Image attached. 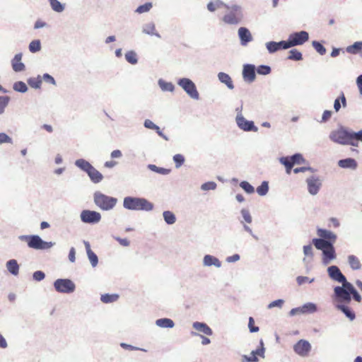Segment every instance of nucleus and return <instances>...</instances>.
Returning a JSON list of instances; mask_svg holds the SVG:
<instances>
[{
    "label": "nucleus",
    "mask_w": 362,
    "mask_h": 362,
    "mask_svg": "<svg viewBox=\"0 0 362 362\" xmlns=\"http://www.w3.org/2000/svg\"><path fill=\"white\" fill-rule=\"evenodd\" d=\"M334 293L337 299L340 302L350 303L351 296L356 301L361 302V295L350 282L346 285L335 286L334 288Z\"/></svg>",
    "instance_id": "nucleus-1"
},
{
    "label": "nucleus",
    "mask_w": 362,
    "mask_h": 362,
    "mask_svg": "<svg viewBox=\"0 0 362 362\" xmlns=\"http://www.w3.org/2000/svg\"><path fill=\"white\" fill-rule=\"evenodd\" d=\"M153 206V203L142 197H126L123 200V207L128 210L150 211Z\"/></svg>",
    "instance_id": "nucleus-2"
},
{
    "label": "nucleus",
    "mask_w": 362,
    "mask_h": 362,
    "mask_svg": "<svg viewBox=\"0 0 362 362\" xmlns=\"http://www.w3.org/2000/svg\"><path fill=\"white\" fill-rule=\"evenodd\" d=\"M227 12L222 18V21L228 25H238L240 23L243 19V12L241 6L232 4L227 6Z\"/></svg>",
    "instance_id": "nucleus-3"
},
{
    "label": "nucleus",
    "mask_w": 362,
    "mask_h": 362,
    "mask_svg": "<svg viewBox=\"0 0 362 362\" xmlns=\"http://www.w3.org/2000/svg\"><path fill=\"white\" fill-rule=\"evenodd\" d=\"M94 204L103 211H111L117 204V199L113 197L107 196L100 191H96L93 194Z\"/></svg>",
    "instance_id": "nucleus-4"
},
{
    "label": "nucleus",
    "mask_w": 362,
    "mask_h": 362,
    "mask_svg": "<svg viewBox=\"0 0 362 362\" xmlns=\"http://www.w3.org/2000/svg\"><path fill=\"white\" fill-rule=\"evenodd\" d=\"M22 241H26L28 246L35 250H47L55 245L53 242L44 241L39 235H23L18 238Z\"/></svg>",
    "instance_id": "nucleus-5"
},
{
    "label": "nucleus",
    "mask_w": 362,
    "mask_h": 362,
    "mask_svg": "<svg viewBox=\"0 0 362 362\" xmlns=\"http://www.w3.org/2000/svg\"><path fill=\"white\" fill-rule=\"evenodd\" d=\"M329 138L332 141L338 144L350 146L354 144L353 142H351V130L342 126L331 131Z\"/></svg>",
    "instance_id": "nucleus-6"
},
{
    "label": "nucleus",
    "mask_w": 362,
    "mask_h": 362,
    "mask_svg": "<svg viewBox=\"0 0 362 362\" xmlns=\"http://www.w3.org/2000/svg\"><path fill=\"white\" fill-rule=\"evenodd\" d=\"M177 85L192 99L199 100V94L195 83L188 78H181L177 81Z\"/></svg>",
    "instance_id": "nucleus-7"
},
{
    "label": "nucleus",
    "mask_w": 362,
    "mask_h": 362,
    "mask_svg": "<svg viewBox=\"0 0 362 362\" xmlns=\"http://www.w3.org/2000/svg\"><path fill=\"white\" fill-rule=\"evenodd\" d=\"M54 289L62 293H71L76 289V285L73 281L69 279H58L54 281Z\"/></svg>",
    "instance_id": "nucleus-8"
},
{
    "label": "nucleus",
    "mask_w": 362,
    "mask_h": 362,
    "mask_svg": "<svg viewBox=\"0 0 362 362\" xmlns=\"http://www.w3.org/2000/svg\"><path fill=\"white\" fill-rule=\"evenodd\" d=\"M80 218L84 223L96 224L100 221L101 214L96 211L85 209L81 212Z\"/></svg>",
    "instance_id": "nucleus-9"
},
{
    "label": "nucleus",
    "mask_w": 362,
    "mask_h": 362,
    "mask_svg": "<svg viewBox=\"0 0 362 362\" xmlns=\"http://www.w3.org/2000/svg\"><path fill=\"white\" fill-rule=\"evenodd\" d=\"M237 126L245 132L258 131V128L255 125L254 122L246 119L242 113H238L235 117Z\"/></svg>",
    "instance_id": "nucleus-10"
},
{
    "label": "nucleus",
    "mask_w": 362,
    "mask_h": 362,
    "mask_svg": "<svg viewBox=\"0 0 362 362\" xmlns=\"http://www.w3.org/2000/svg\"><path fill=\"white\" fill-rule=\"evenodd\" d=\"M305 182L308 186V191L309 194L313 196L316 195L322 187V180L320 179V177L315 175H313L308 177Z\"/></svg>",
    "instance_id": "nucleus-11"
},
{
    "label": "nucleus",
    "mask_w": 362,
    "mask_h": 362,
    "mask_svg": "<svg viewBox=\"0 0 362 362\" xmlns=\"http://www.w3.org/2000/svg\"><path fill=\"white\" fill-rule=\"evenodd\" d=\"M327 274L329 278L335 281L341 283L342 285H346L349 283L346 276L341 273L337 266L332 265L327 268Z\"/></svg>",
    "instance_id": "nucleus-12"
},
{
    "label": "nucleus",
    "mask_w": 362,
    "mask_h": 362,
    "mask_svg": "<svg viewBox=\"0 0 362 362\" xmlns=\"http://www.w3.org/2000/svg\"><path fill=\"white\" fill-rule=\"evenodd\" d=\"M310 349V344L304 339L299 340L293 346L294 351L303 357L308 356Z\"/></svg>",
    "instance_id": "nucleus-13"
},
{
    "label": "nucleus",
    "mask_w": 362,
    "mask_h": 362,
    "mask_svg": "<svg viewBox=\"0 0 362 362\" xmlns=\"http://www.w3.org/2000/svg\"><path fill=\"white\" fill-rule=\"evenodd\" d=\"M258 356L264 358L265 352L262 349L257 347L255 350L252 351L249 356L243 355L241 356V362H259Z\"/></svg>",
    "instance_id": "nucleus-14"
},
{
    "label": "nucleus",
    "mask_w": 362,
    "mask_h": 362,
    "mask_svg": "<svg viewBox=\"0 0 362 362\" xmlns=\"http://www.w3.org/2000/svg\"><path fill=\"white\" fill-rule=\"evenodd\" d=\"M293 46L301 45L307 42L309 39V34L308 32L302 30L296 32L289 35Z\"/></svg>",
    "instance_id": "nucleus-15"
},
{
    "label": "nucleus",
    "mask_w": 362,
    "mask_h": 362,
    "mask_svg": "<svg viewBox=\"0 0 362 362\" xmlns=\"http://www.w3.org/2000/svg\"><path fill=\"white\" fill-rule=\"evenodd\" d=\"M255 66L253 64H247L243 66V77L247 82L252 83L255 80Z\"/></svg>",
    "instance_id": "nucleus-16"
},
{
    "label": "nucleus",
    "mask_w": 362,
    "mask_h": 362,
    "mask_svg": "<svg viewBox=\"0 0 362 362\" xmlns=\"http://www.w3.org/2000/svg\"><path fill=\"white\" fill-rule=\"evenodd\" d=\"M322 262L325 265H327L331 263L332 260L336 258V252L333 246V243L331 246H328L326 249L322 251Z\"/></svg>",
    "instance_id": "nucleus-17"
},
{
    "label": "nucleus",
    "mask_w": 362,
    "mask_h": 362,
    "mask_svg": "<svg viewBox=\"0 0 362 362\" xmlns=\"http://www.w3.org/2000/svg\"><path fill=\"white\" fill-rule=\"evenodd\" d=\"M238 33L241 45L246 46L249 42H250L252 40V34L247 28L240 27L238 29Z\"/></svg>",
    "instance_id": "nucleus-18"
},
{
    "label": "nucleus",
    "mask_w": 362,
    "mask_h": 362,
    "mask_svg": "<svg viewBox=\"0 0 362 362\" xmlns=\"http://www.w3.org/2000/svg\"><path fill=\"white\" fill-rule=\"evenodd\" d=\"M22 53L16 54L11 60L12 68L14 71L20 72L25 70V64L21 62Z\"/></svg>",
    "instance_id": "nucleus-19"
},
{
    "label": "nucleus",
    "mask_w": 362,
    "mask_h": 362,
    "mask_svg": "<svg viewBox=\"0 0 362 362\" xmlns=\"http://www.w3.org/2000/svg\"><path fill=\"white\" fill-rule=\"evenodd\" d=\"M203 266L204 267H215L220 268L221 267V262L216 257L211 255H206L203 257Z\"/></svg>",
    "instance_id": "nucleus-20"
},
{
    "label": "nucleus",
    "mask_w": 362,
    "mask_h": 362,
    "mask_svg": "<svg viewBox=\"0 0 362 362\" xmlns=\"http://www.w3.org/2000/svg\"><path fill=\"white\" fill-rule=\"evenodd\" d=\"M83 243L86 247L88 258L93 267H95L98 263V258L96 254L92 251L90 243L88 241L84 240Z\"/></svg>",
    "instance_id": "nucleus-21"
},
{
    "label": "nucleus",
    "mask_w": 362,
    "mask_h": 362,
    "mask_svg": "<svg viewBox=\"0 0 362 362\" xmlns=\"http://www.w3.org/2000/svg\"><path fill=\"white\" fill-rule=\"evenodd\" d=\"M317 234L320 238L332 243L335 242L337 239V235L333 232L326 229L318 228Z\"/></svg>",
    "instance_id": "nucleus-22"
},
{
    "label": "nucleus",
    "mask_w": 362,
    "mask_h": 362,
    "mask_svg": "<svg viewBox=\"0 0 362 362\" xmlns=\"http://www.w3.org/2000/svg\"><path fill=\"white\" fill-rule=\"evenodd\" d=\"M192 327L206 335L211 336L213 334L212 329L204 322H194Z\"/></svg>",
    "instance_id": "nucleus-23"
},
{
    "label": "nucleus",
    "mask_w": 362,
    "mask_h": 362,
    "mask_svg": "<svg viewBox=\"0 0 362 362\" xmlns=\"http://www.w3.org/2000/svg\"><path fill=\"white\" fill-rule=\"evenodd\" d=\"M338 165L341 168H349L354 170L357 167V162L354 158H348L339 160L338 161Z\"/></svg>",
    "instance_id": "nucleus-24"
},
{
    "label": "nucleus",
    "mask_w": 362,
    "mask_h": 362,
    "mask_svg": "<svg viewBox=\"0 0 362 362\" xmlns=\"http://www.w3.org/2000/svg\"><path fill=\"white\" fill-rule=\"evenodd\" d=\"M90 180L94 183H99L103 179V175L93 166H92L87 173Z\"/></svg>",
    "instance_id": "nucleus-25"
},
{
    "label": "nucleus",
    "mask_w": 362,
    "mask_h": 362,
    "mask_svg": "<svg viewBox=\"0 0 362 362\" xmlns=\"http://www.w3.org/2000/svg\"><path fill=\"white\" fill-rule=\"evenodd\" d=\"M6 267L8 272L13 276H17L19 273V264L16 259H9L6 263Z\"/></svg>",
    "instance_id": "nucleus-26"
},
{
    "label": "nucleus",
    "mask_w": 362,
    "mask_h": 362,
    "mask_svg": "<svg viewBox=\"0 0 362 362\" xmlns=\"http://www.w3.org/2000/svg\"><path fill=\"white\" fill-rule=\"evenodd\" d=\"M218 78L222 83H224L230 90H233L234 88V85L232 78L228 74H226L224 72H219L218 74Z\"/></svg>",
    "instance_id": "nucleus-27"
},
{
    "label": "nucleus",
    "mask_w": 362,
    "mask_h": 362,
    "mask_svg": "<svg viewBox=\"0 0 362 362\" xmlns=\"http://www.w3.org/2000/svg\"><path fill=\"white\" fill-rule=\"evenodd\" d=\"M312 243L314 246L320 250H323L326 249L328 246H331L332 242L329 240H325L322 238H313L312 240Z\"/></svg>",
    "instance_id": "nucleus-28"
},
{
    "label": "nucleus",
    "mask_w": 362,
    "mask_h": 362,
    "mask_svg": "<svg viewBox=\"0 0 362 362\" xmlns=\"http://www.w3.org/2000/svg\"><path fill=\"white\" fill-rule=\"evenodd\" d=\"M155 324L161 328H173L175 326L173 320L170 318L158 319L156 320Z\"/></svg>",
    "instance_id": "nucleus-29"
},
{
    "label": "nucleus",
    "mask_w": 362,
    "mask_h": 362,
    "mask_svg": "<svg viewBox=\"0 0 362 362\" xmlns=\"http://www.w3.org/2000/svg\"><path fill=\"white\" fill-rule=\"evenodd\" d=\"M341 106L344 107H346V99L343 93H341V95L334 100V109L335 112H339Z\"/></svg>",
    "instance_id": "nucleus-30"
},
{
    "label": "nucleus",
    "mask_w": 362,
    "mask_h": 362,
    "mask_svg": "<svg viewBox=\"0 0 362 362\" xmlns=\"http://www.w3.org/2000/svg\"><path fill=\"white\" fill-rule=\"evenodd\" d=\"M155 24L151 22L143 25L142 32L145 34L155 35L160 38V35L158 33L155 32Z\"/></svg>",
    "instance_id": "nucleus-31"
},
{
    "label": "nucleus",
    "mask_w": 362,
    "mask_h": 362,
    "mask_svg": "<svg viewBox=\"0 0 362 362\" xmlns=\"http://www.w3.org/2000/svg\"><path fill=\"white\" fill-rule=\"evenodd\" d=\"M359 141L362 142V129L358 132H354L351 130V142L354 144H351V146L358 147Z\"/></svg>",
    "instance_id": "nucleus-32"
},
{
    "label": "nucleus",
    "mask_w": 362,
    "mask_h": 362,
    "mask_svg": "<svg viewBox=\"0 0 362 362\" xmlns=\"http://www.w3.org/2000/svg\"><path fill=\"white\" fill-rule=\"evenodd\" d=\"M337 308L341 310L346 315V317H348L351 321L355 319V313L346 305H337Z\"/></svg>",
    "instance_id": "nucleus-33"
},
{
    "label": "nucleus",
    "mask_w": 362,
    "mask_h": 362,
    "mask_svg": "<svg viewBox=\"0 0 362 362\" xmlns=\"http://www.w3.org/2000/svg\"><path fill=\"white\" fill-rule=\"evenodd\" d=\"M158 84L163 91L173 92L175 90V86L173 83L167 82L162 78L158 80Z\"/></svg>",
    "instance_id": "nucleus-34"
},
{
    "label": "nucleus",
    "mask_w": 362,
    "mask_h": 362,
    "mask_svg": "<svg viewBox=\"0 0 362 362\" xmlns=\"http://www.w3.org/2000/svg\"><path fill=\"white\" fill-rule=\"evenodd\" d=\"M75 165L81 170L86 172V173L90 170V168L93 166L88 161L85 159L80 158L75 161Z\"/></svg>",
    "instance_id": "nucleus-35"
},
{
    "label": "nucleus",
    "mask_w": 362,
    "mask_h": 362,
    "mask_svg": "<svg viewBox=\"0 0 362 362\" xmlns=\"http://www.w3.org/2000/svg\"><path fill=\"white\" fill-rule=\"evenodd\" d=\"M348 262L354 270H358L361 268V262L357 257L351 255L348 256Z\"/></svg>",
    "instance_id": "nucleus-36"
},
{
    "label": "nucleus",
    "mask_w": 362,
    "mask_h": 362,
    "mask_svg": "<svg viewBox=\"0 0 362 362\" xmlns=\"http://www.w3.org/2000/svg\"><path fill=\"white\" fill-rule=\"evenodd\" d=\"M163 217L165 222L168 225L174 224L177 220L175 214L170 211H164L163 212Z\"/></svg>",
    "instance_id": "nucleus-37"
},
{
    "label": "nucleus",
    "mask_w": 362,
    "mask_h": 362,
    "mask_svg": "<svg viewBox=\"0 0 362 362\" xmlns=\"http://www.w3.org/2000/svg\"><path fill=\"white\" fill-rule=\"evenodd\" d=\"M52 9L57 13H62L64 11L65 6L58 0H49Z\"/></svg>",
    "instance_id": "nucleus-38"
},
{
    "label": "nucleus",
    "mask_w": 362,
    "mask_h": 362,
    "mask_svg": "<svg viewBox=\"0 0 362 362\" xmlns=\"http://www.w3.org/2000/svg\"><path fill=\"white\" fill-rule=\"evenodd\" d=\"M148 168L150 170L153 171V172H155V173H157L158 174L163 175H168L170 173V169L158 167V166H156V165H153V164L148 165Z\"/></svg>",
    "instance_id": "nucleus-39"
},
{
    "label": "nucleus",
    "mask_w": 362,
    "mask_h": 362,
    "mask_svg": "<svg viewBox=\"0 0 362 362\" xmlns=\"http://www.w3.org/2000/svg\"><path fill=\"white\" fill-rule=\"evenodd\" d=\"M125 59L131 64H136L138 62L137 54L134 50H129L125 54Z\"/></svg>",
    "instance_id": "nucleus-40"
},
{
    "label": "nucleus",
    "mask_w": 362,
    "mask_h": 362,
    "mask_svg": "<svg viewBox=\"0 0 362 362\" xmlns=\"http://www.w3.org/2000/svg\"><path fill=\"white\" fill-rule=\"evenodd\" d=\"M119 296L117 294H103L100 296V300L104 303H113L117 300Z\"/></svg>",
    "instance_id": "nucleus-41"
},
{
    "label": "nucleus",
    "mask_w": 362,
    "mask_h": 362,
    "mask_svg": "<svg viewBox=\"0 0 362 362\" xmlns=\"http://www.w3.org/2000/svg\"><path fill=\"white\" fill-rule=\"evenodd\" d=\"M362 49V42H356L346 47V52L350 54H357Z\"/></svg>",
    "instance_id": "nucleus-42"
},
{
    "label": "nucleus",
    "mask_w": 362,
    "mask_h": 362,
    "mask_svg": "<svg viewBox=\"0 0 362 362\" xmlns=\"http://www.w3.org/2000/svg\"><path fill=\"white\" fill-rule=\"evenodd\" d=\"M28 85L35 89L40 88L42 84V78L40 76L37 77L30 78L28 80Z\"/></svg>",
    "instance_id": "nucleus-43"
},
{
    "label": "nucleus",
    "mask_w": 362,
    "mask_h": 362,
    "mask_svg": "<svg viewBox=\"0 0 362 362\" xmlns=\"http://www.w3.org/2000/svg\"><path fill=\"white\" fill-rule=\"evenodd\" d=\"M302 312L305 313H313L317 310V306L313 303H307L301 306Z\"/></svg>",
    "instance_id": "nucleus-44"
},
{
    "label": "nucleus",
    "mask_w": 362,
    "mask_h": 362,
    "mask_svg": "<svg viewBox=\"0 0 362 362\" xmlns=\"http://www.w3.org/2000/svg\"><path fill=\"white\" fill-rule=\"evenodd\" d=\"M280 163L284 165L286 168V173H290L292 168L293 167V164L288 156L281 157L279 159Z\"/></svg>",
    "instance_id": "nucleus-45"
},
{
    "label": "nucleus",
    "mask_w": 362,
    "mask_h": 362,
    "mask_svg": "<svg viewBox=\"0 0 362 362\" xmlns=\"http://www.w3.org/2000/svg\"><path fill=\"white\" fill-rule=\"evenodd\" d=\"M257 192L260 196H265L269 191V182L267 181H263L262 184L257 187Z\"/></svg>",
    "instance_id": "nucleus-46"
},
{
    "label": "nucleus",
    "mask_w": 362,
    "mask_h": 362,
    "mask_svg": "<svg viewBox=\"0 0 362 362\" xmlns=\"http://www.w3.org/2000/svg\"><path fill=\"white\" fill-rule=\"evenodd\" d=\"M288 59L290 60L300 61L303 59V55L298 50L293 49L289 51Z\"/></svg>",
    "instance_id": "nucleus-47"
},
{
    "label": "nucleus",
    "mask_w": 362,
    "mask_h": 362,
    "mask_svg": "<svg viewBox=\"0 0 362 362\" xmlns=\"http://www.w3.org/2000/svg\"><path fill=\"white\" fill-rule=\"evenodd\" d=\"M13 88L15 91L20 93H25L28 90L27 85L23 81L15 82L13 85Z\"/></svg>",
    "instance_id": "nucleus-48"
},
{
    "label": "nucleus",
    "mask_w": 362,
    "mask_h": 362,
    "mask_svg": "<svg viewBox=\"0 0 362 362\" xmlns=\"http://www.w3.org/2000/svg\"><path fill=\"white\" fill-rule=\"evenodd\" d=\"M293 165H300L304 163L305 160L300 153H295L289 157Z\"/></svg>",
    "instance_id": "nucleus-49"
},
{
    "label": "nucleus",
    "mask_w": 362,
    "mask_h": 362,
    "mask_svg": "<svg viewBox=\"0 0 362 362\" xmlns=\"http://www.w3.org/2000/svg\"><path fill=\"white\" fill-rule=\"evenodd\" d=\"M266 47L271 54L277 52L279 49V42L270 41L266 43Z\"/></svg>",
    "instance_id": "nucleus-50"
},
{
    "label": "nucleus",
    "mask_w": 362,
    "mask_h": 362,
    "mask_svg": "<svg viewBox=\"0 0 362 362\" xmlns=\"http://www.w3.org/2000/svg\"><path fill=\"white\" fill-rule=\"evenodd\" d=\"M40 49L41 44L39 40H33L29 45V50L33 53H35L40 51Z\"/></svg>",
    "instance_id": "nucleus-51"
},
{
    "label": "nucleus",
    "mask_w": 362,
    "mask_h": 362,
    "mask_svg": "<svg viewBox=\"0 0 362 362\" xmlns=\"http://www.w3.org/2000/svg\"><path fill=\"white\" fill-rule=\"evenodd\" d=\"M240 187L247 194H252L255 192V188L247 181H242Z\"/></svg>",
    "instance_id": "nucleus-52"
},
{
    "label": "nucleus",
    "mask_w": 362,
    "mask_h": 362,
    "mask_svg": "<svg viewBox=\"0 0 362 362\" xmlns=\"http://www.w3.org/2000/svg\"><path fill=\"white\" fill-rule=\"evenodd\" d=\"M173 161L175 162V168H180L182 164L185 163V157L182 155V154H175L173 158Z\"/></svg>",
    "instance_id": "nucleus-53"
},
{
    "label": "nucleus",
    "mask_w": 362,
    "mask_h": 362,
    "mask_svg": "<svg viewBox=\"0 0 362 362\" xmlns=\"http://www.w3.org/2000/svg\"><path fill=\"white\" fill-rule=\"evenodd\" d=\"M10 98L8 96H0V115H2L8 105Z\"/></svg>",
    "instance_id": "nucleus-54"
},
{
    "label": "nucleus",
    "mask_w": 362,
    "mask_h": 362,
    "mask_svg": "<svg viewBox=\"0 0 362 362\" xmlns=\"http://www.w3.org/2000/svg\"><path fill=\"white\" fill-rule=\"evenodd\" d=\"M312 45L320 54L324 55L326 53V48L318 41H313Z\"/></svg>",
    "instance_id": "nucleus-55"
},
{
    "label": "nucleus",
    "mask_w": 362,
    "mask_h": 362,
    "mask_svg": "<svg viewBox=\"0 0 362 362\" xmlns=\"http://www.w3.org/2000/svg\"><path fill=\"white\" fill-rule=\"evenodd\" d=\"M271 71V67L267 65H260L257 68V72L259 75H268Z\"/></svg>",
    "instance_id": "nucleus-56"
},
{
    "label": "nucleus",
    "mask_w": 362,
    "mask_h": 362,
    "mask_svg": "<svg viewBox=\"0 0 362 362\" xmlns=\"http://www.w3.org/2000/svg\"><path fill=\"white\" fill-rule=\"evenodd\" d=\"M217 185L215 182L210 181L205 182L201 185V189L203 191L214 190L216 189Z\"/></svg>",
    "instance_id": "nucleus-57"
},
{
    "label": "nucleus",
    "mask_w": 362,
    "mask_h": 362,
    "mask_svg": "<svg viewBox=\"0 0 362 362\" xmlns=\"http://www.w3.org/2000/svg\"><path fill=\"white\" fill-rule=\"evenodd\" d=\"M279 49H287L288 48L294 47L289 36L287 40H281L279 42Z\"/></svg>",
    "instance_id": "nucleus-58"
},
{
    "label": "nucleus",
    "mask_w": 362,
    "mask_h": 362,
    "mask_svg": "<svg viewBox=\"0 0 362 362\" xmlns=\"http://www.w3.org/2000/svg\"><path fill=\"white\" fill-rule=\"evenodd\" d=\"M151 8H152V4L150 2H148L143 5L139 6L136 8V12H137L139 13H143L145 12H148Z\"/></svg>",
    "instance_id": "nucleus-59"
},
{
    "label": "nucleus",
    "mask_w": 362,
    "mask_h": 362,
    "mask_svg": "<svg viewBox=\"0 0 362 362\" xmlns=\"http://www.w3.org/2000/svg\"><path fill=\"white\" fill-rule=\"evenodd\" d=\"M241 214H242V216L244 219V221L247 223H250L252 221V216L250 214V211L249 210L246 209H243L240 211Z\"/></svg>",
    "instance_id": "nucleus-60"
},
{
    "label": "nucleus",
    "mask_w": 362,
    "mask_h": 362,
    "mask_svg": "<svg viewBox=\"0 0 362 362\" xmlns=\"http://www.w3.org/2000/svg\"><path fill=\"white\" fill-rule=\"evenodd\" d=\"M314 281H315L314 278L310 279L307 276H299L296 278V281L299 286H301L303 284L307 283V282L310 284V283H313Z\"/></svg>",
    "instance_id": "nucleus-61"
},
{
    "label": "nucleus",
    "mask_w": 362,
    "mask_h": 362,
    "mask_svg": "<svg viewBox=\"0 0 362 362\" xmlns=\"http://www.w3.org/2000/svg\"><path fill=\"white\" fill-rule=\"evenodd\" d=\"M284 303V300L283 299H278V300H274V301L271 302L267 305V308L268 309H272V308H275V307L281 308V307L283 306Z\"/></svg>",
    "instance_id": "nucleus-62"
},
{
    "label": "nucleus",
    "mask_w": 362,
    "mask_h": 362,
    "mask_svg": "<svg viewBox=\"0 0 362 362\" xmlns=\"http://www.w3.org/2000/svg\"><path fill=\"white\" fill-rule=\"evenodd\" d=\"M248 328L250 332H257L259 327L255 326V320L252 317H250L248 320Z\"/></svg>",
    "instance_id": "nucleus-63"
},
{
    "label": "nucleus",
    "mask_w": 362,
    "mask_h": 362,
    "mask_svg": "<svg viewBox=\"0 0 362 362\" xmlns=\"http://www.w3.org/2000/svg\"><path fill=\"white\" fill-rule=\"evenodd\" d=\"M41 78L42 81L43 80L45 82L47 83H50L54 86H56L57 84L55 79L49 74H44Z\"/></svg>",
    "instance_id": "nucleus-64"
}]
</instances>
